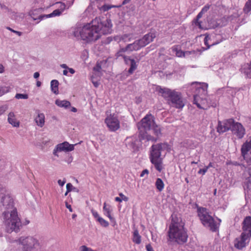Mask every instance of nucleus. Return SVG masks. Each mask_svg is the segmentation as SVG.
Instances as JSON below:
<instances>
[{"mask_svg": "<svg viewBox=\"0 0 251 251\" xmlns=\"http://www.w3.org/2000/svg\"><path fill=\"white\" fill-rule=\"evenodd\" d=\"M112 26L110 19L103 17H96L83 26H76L71 28L70 33L76 39L89 43L98 40L102 34L110 33Z\"/></svg>", "mask_w": 251, "mask_h": 251, "instance_id": "f257e3e1", "label": "nucleus"}, {"mask_svg": "<svg viewBox=\"0 0 251 251\" xmlns=\"http://www.w3.org/2000/svg\"><path fill=\"white\" fill-rule=\"evenodd\" d=\"M0 202L3 212L2 214L3 223L7 232H18L22 227L16 208L14 207L13 199L8 194L1 196Z\"/></svg>", "mask_w": 251, "mask_h": 251, "instance_id": "f03ea898", "label": "nucleus"}, {"mask_svg": "<svg viewBox=\"0 0 251 251\" xmlns=\"http://www.w3.org/2000/svg\"><path fill=\"white\" fill-rule=\"evenodd\" d=\"M184 226V223L180 218L173 216L168 232V240L179 244L185 243L188 235Z\"/></svg>", "mask_w": 251, "mask_h": 251, "instance_id": "7ed1b4c3", "label": "nucleus"}, {"mask_svg": "<svg viewBox=\"0 0 251 251\" xmlns=\"http://www.w3.org/2000/svg\"><path fill=\"white\" fill-rule=\"evenodd\" d=\"M158 92L171 106L182 109L185 105L184 100L180 92L167 88H159Z\"/></svg>", "mask_w": 251, "mask_h": 251, "instance_id": "20e7f679", "label": "nucleus"}, {"mask_svg": "<svg viewBox=\"0 0 251 251\" xmlns=\"http://www.w3.org/2000/svg\"><path fill=\"white\" fill-rule=\"evenodd\" d=\"M169 149V145L166 143L153 145L151 148L149 157L150 161L159 172L163 169L162 158L161 157V152L165 150L168 151Z\"/></svg>", "mask_w": 251, "mask_h": 251, "instance_id": "39448f33", "label": "nucleus"}, {"mask_svg": "<svg viewBox=\"0 0 251 251\" xmlns=\"http://www.w3.org/2000/svg\"><path fill=\"white\" fill-rule=\"evenodd\" d=\"M154 123V117L151 114H147L137 124V127L139 130V137L140 140L156 141L157 139L155 137L147 133V131L151 128Z\"/></svg>", "mask_w": 251, "mask_h": 251, "instance_id": "423d86ee", "label": "nucleus"}, {"mask_svg": "<svg viewBox=\"0 0 251 251\" xmlns=\"http://www.w3.org/2000/svg\"><path fill=\"white\" fill-rule=\"evenodd\" d=\"M192 85H196L197 94L194 96V103L201 109H206L209 106L207 103L206 95L207 94L208 84L194 82Z\"/></svg>", "mask_w": 251, "mask_h": 251, "instance_id": "0eeeda50", "label": "nucleus"}, {"mask_svg": "<svg viewBox=\"0 0 251 251\" xmlns=\"http://www.w3.org/2000/svg\"><path fill=\"white\" fill-rule=\"evenodd\" d=\"M198 215L202 224L212 231H216L219 227L208 209L204 207L198 208Z\"/></svg>", "mask_w": 251, "mask_h": 251, "instance_id": "6e6552de", "label": "nucleus"}, {"mask_svg": "<svg viewBox=\"0 0 251 251\" xmlns=\"http://www.w3.org/2000/svg\"><path fill=\"white\" fill-rule=\"evenodd\" d=\"M18 242L22 246V251H36L40 247L39 240L31 236H22Z\"/></svg>", "mask_w": 251, "mask_h": 251, "instance_id": "1a4fd4ad", "label": "nucleus"}, {"mask_svg": "<svg viewBox=\"0 0 251 251\" xmlns=\"http://www.w3.org/2000/svg\"><path fill=\"white\" fill-rule=\"evenodd\" d=\"M241 155L248 165H251V136L243 144Z\"/></svg>", "mask_w": 251, "mask_h": 251, "instance_id": "9d476101", "label": "nucleus"}, {"mask_svg": "<svg viewBox=\"0 0 251 251\" xmlns=\"http://www.w3.org/2000/svg\"><path fill=\"white\" fill-rule=\"evenodd\" d=\"M75 144H70L69 142L65 141L62 143L58 144L53 151V154L57 157L59 156V152H70L74 150Z\"/></svg>", "mask_w": 251, "mask_h": 251, "instance_id": "9b49d317", "label": "nucleus"}, {"mask_svg": "<svg viewBox=\"0 0 251 251\" xmlns=\"http://www.w3.org/2000/svg\"><path fill=\"white\" fill-rule=\"evenodd\" d=\"M105 123L111 131H115L120 127V123L118 117L114 115H110L105 119Z\"/></svg>", "mask_w": 251, "mask_h": 251, "instance_id": "f8f14e48", "label": "nucleus"}, {"mask_svg": "<svg viewBox=\"0 0 251 251\" xmlns=\"http://www.w3.org/2000/svg\"><path fill=\"white\" fill-rule=\"evenodd\" d=\"M251 238V236L245 232H242L240 236L234 240V247L239 250H242L249 244Z\"/></svg>", "mask_w": 251, "mask_h": 251, "instance_id": "ddd939ff", "label": "nucleus"}, {"mask_svg": "<svg viewBox=\"0 0 251 251\" xmlns=\"http://www.w3.org/2000/svg\"><path fill=\"white\" fill-rule=\"evenodd\" d=\"M234 120L233 119L225 120L223 121H219L217 127V131L219 133H224L230 129L231 130Z\"/></svg>", "mask_w": 251, "mask_h": 251, "instance_id": "4468645a", "label": "nucleus"}, {"mask_svg": "<svg viewBox=\"0 0 251 251\" xmlns=\"http://www.w3.org/2000/svg\"><path fill=\"white\" fill-rule=\"evenodd\" d=\"M233 135H235L238 139H242L246 133V130L243 125L238 122L234 121L231 128Z\"/></svg>", "mask_w": 251, "mask_h": 251, "instance_id": "2eb2a0df", "label": "nucleus"}, {"mask_svg": "<svg viewBox=\"0 0 251 251\" xmlns=\"http://www.w3.org/2000/svg\"><path fill=\"white\" fill-rule=\"evenodd\" d=\"M140 141L138 140L136 136H133L126 138V144L127 148L132 150L133 151H136L139 150Z\"/></svg>", "mask_w": 251, "mask_h": 251, "instance_id": "dca6fc26", "label": "nucleus"}, {"mask_svg": "<svg viewBox=\"0 0 251 251\" xmlns=\"http://www.w3.org/2000/svg\"><path fill=\"white\" fill-rule=\"evenodd\" d=\"M217 36L220 37V35H217L215 34H211L205 36L204 39V43L207 46V49H209L210 46L217 45L222 41L221 39L216 40Z\"/></svg>", "mask_w": 251, "mask_h": 251, "instance_id": "f3484780", "label": "nucleus"}, {"mask_svg": "<svg viewBox=\"0 0 251 251\" xmlns=\"http://www.w3.org/2000/svg\"><path fill=\"white\" fill-rule=\"evenodd\" d=\"M230 15L227 18V22L234 23L238 22V18L242 13L241 9L233 8L230 11Z\"/></svg>", "mask_w": 251, "mask_h": 251, "instance_id": "a211bd4d", "label": "nucleus"}, {"mask_svg": "<svg viewBox=\"0 0 251 251\" xmlns=\"http://www.w3.org/2000/svg\"><path fill=\"white\" fill-rule=\"evenodd\" d=\"M243 232L251 236V217L247 216L242 223Z\"/></svg>", "mask_w": 251, "mask_h": 251, "instance_id": "6ab92c4d", "label": "nucleus"}, {"mask_svg": "<svg viewBox=\"0 0 251 251\" xmlns=\"http://www.w3.org/2000/svg\"><path fill=\"white\" fill-rule=\"evenodd\" d=\"M42 10V8L32 9L30 11L29 14L34 21L39 20V21L37 22L39 23L46 18V17H44V15H40Z\"/></svg>", "mask_w": 251, "mask_h": 251, "instance_id": "aec40b11", "label": "nucleus"}, {"mask_svg": "<svg viewBox=\"0 0 251 251\" xmlns=\"http://www.w3.org/2000/svg\"><path fill=\"white\" fill-rule=\"evenodd\" d=\"M124 58L126 64L130 66V68L128 71L129 74H132L137 69V65L136 61L133 59H131L128 56H124Z\"/></svg>", "mask_w": 251, "mask_h": 251, "instance_id": "412c9836", "label": "nucleus"}, {"mask_svg": "<svg viewBox=\"0 0 251 251\" xmlns=\"http://www.w3.org/2000/svg\"><path fill=\"white\" fill-rule=\"evenodd\" d=\"M36 116L34 118V121L37 126L40 127H42L45 125V117L43 113H41L39 110H36Z\"/></svg>", "mask_w": 251, "mask_h": 251, "instance_id": "4be33fe9", "label": "nucleus"}, {"mask_svg": "<svg viewBox=\"0 0 251 251\" xmlns=\"http://www.w3.org/2000/svg\"><path fill=\"white\" fill-rule=\"evenodd\" d=\"M155 37V35L153 33H150L146 34L142 39L139 40L142 47H145L151 42L152 41L153 39Z\"/></svg>", "mask_w": 251, "mask_h": 251, "instance_id": "5701e85b", "label": "nucleus"}, {"mask_svg": "<svg viewBox=\"0 0 251 251\" xmlns=\"http://www.w3.org/2000/svg\"><path fill=\"white\" fill-rule=\"evenodd\" d=\"M243 186L245 195H246L247 193L249 194V192L251 191V174L250 172L248 173V176L245 178Z\"/></svg>", "mask_w": 251, "mask_h": 251, "instance_id": "b1692460", "label": "nucleus"}, {"mask_svg": "<svg viewBox=\"0 0 251 251\" xmlns=\"http://www.w3.org/2000/svg\"><path fill=\"white\" fill-rule=\"evenodd\" d=\"M142 48L139 40L135 41L132 44H128L125 49H123L124 51H133L137 50Z\"/></svg>", "mask_w": 251, "mask_h": 251, "instance_id": "393cba45", "label": "nucleus"}, {"mask_svg": "<svg viewBox=\"0 0 251 251\" xmlns=\"http://www.w3.org/2000/svg\"><path fill=\"white\" fill-rule=\"evenodd\" d=\"M16 116L14 112H10L8 115L7 121L8 123L14 127H19L20 123L16 118Z\"/></svg>", "mask_w": 251, "mask_h": 251, "instance_id": "a878e982", "label": "nucleus"}, {"mask_svg": "<svg viewBox=\"0 0 251 251\" xmlns=\"http://www.w3.org/2000/svg\"><path fill=\"white\" fill-rule=\"evenodd\" d=\"M241 71L246 78H251V62L250 64H244L242 67Z\"/></svg>", "mask_w": 251, "mask_h": 251, "instance_id": "bb28decb", "label": "nucleus"}, {"mask_svg": "<svg viewBox=\"0 0 251 251\" xmlns=\"http://www.w3.org/2000/svg\"><path fill=\"white\" fill-rule=\"evenodd\" d=\"M55 103L58 106L64 108H67L71 106L70 102L66 100H56Z\"/></svg>", "mask_w": 251, "mask_h": 251, "instance_id": "cd10ccee", "label": "nucleus"}, {"mask_svg": "<svg viewBox=\"0 0 251 251\" xmlns=\"http://www.w3.org/2000/svg\"><path fill=\"white\" fill-rule=\"evenodd\" d=\"M172 51L176 55L179 57L185 56V53L187 52H184L179 49L177 46H174L172 48Z\"/></svg>", "mask_w": 251, "mask_h": 251, "instance_id": "c85d7f7f", "label": "nucleus"}, {"mask_svg": "<svg viewBox=\"0 0 251 251\" xmlns=\"http://www.w3.org/2000/svg\"><path fill=\"white\" fill-rule=\"evenodd\" d=\"M103 211L104 215L108 217V218L111 221L114 220V218L111 215L112 210L110 208V206H107L106 203L105 202H104L103 204Z\"/></svg>", "mask_w": 251, "mask_h": 251, "instance_id": "c756f323", "label": "nucleus"}, {"mask_svg": "<svg viewBox=\"0 0 251 251\" xmlns=\"http://www.w3.org/2000/svg\"><path fill=\"white\" fill-rule=\"evenodd\" d=\"M59 82L58 80L54 79L50 82V87L51 91L54 94H58V92Z\"/></svg>", "mask_w": 251, "mask_h": 251, "instance_id": "7c9ffc66", "label": "nucleus"}, {"mask_svg": "<svg viewBox=\"0 0 251 251\" xmlns=\"http://www.w3.org/2000/svg\"><path fill=\"white\" fill-rule=\"evenodd\" d=\"M132 241L134 243L139 244L141 242V236L139 235L138 231L134 230L133 233Z\"/></svg>", "mask_w": 251, "mask_h": 251, "instance_id": "2f4dec72", "label": "nucleus"}, {"mask_svg": "<svg viewBox=\"0 0 251 251\" xmlns=\"http://www.w3.org/2000/svg\"><path fill=\"white\" fill-rule=\"evenodd\" d=\"M155 186L157 189L159 191H162L164 188V184L162 180L160 178H157L155 181Z\"/></svg>", "mask_w": 251, "mask_h": 251, "instance_id": "473e14b6", "label": "nucleus"}, {"mask_svg": "<svg viewBox=\"0 0 251 251\" xmlns=\"http://www.w3.org/2000/svg\"><path fill=\"white\" fill-rule=\"evenodd\" d=\"M151 128H152L154 134L156 136L159 137L161 135V129L160 126L154 123V126H152Z\"/></svg>", "mask_w": 251, "mask_h": 251, "instance_id": "72a5a7b5", "label": "nucleus"}, {"mask_svg": "<svg viewBox=\"0 0 251 251\" xmlns=\"http://www.w3.org/2000/svg\"><path fill=\"white\" fill-rule=\"evenodd\" d=\"M61 14V11L60 10H58L57 9H56L50 14L44 15V17H46V18H51L55 16H59Z\"/></svg>", "mask_w": 251, "mask_h": 251, "instance_id": "f704fd0d", "label": "nucleus"}, {"mask_svg": "<svg viewBox=\"0 0 251 251\" xmlns=\"http://www.w3.org/2000/svg\"><path fill=\"white\" fill-rule=\"evenodd\" d=\"M58 10H60L62 13L66 8V5L64 3L61 2H57L55 4Z\"/></svg>", "mask_w": 251, "mask_h": 251, "instance_id": "c9c22d12", "label": "nucleus"}, {"mask_svg": "<svg viewBox=\"0 0 251 251\" xmlns=\"http://www.w3.org/2000/svg\"><path fill=\"white\" fill-rule=\"evenodd\" d=\"M97 221L102 226L106 227L109 226V223L101 217L98 219Z\"/></svg>", "mask_w": 251, "mask_h": 251, "instance_id": "e433bc0d", "label": "nucleus"}, {"mask_svg": "<svg viewBox=\"0 0 251 251\" xmlns=\"http://www.w3.org/2000/svg\"><path fill=\"white\" fill-rule=\"evenodd\" d=\"M244 11L246 13H248L251 11V0H248L244 8Z\"/></svg>", "mask_w": 251, "mask_h": 251, "instance_id": "4c0bfd02", "label": "nucleus"}, {"mask_svg": "<svg viewBox=\"0 0 251 251\" xmlns=\"http://www.w3.org/2000/svg\"><path fill=\"white\" fill-rule=\"evenodd\" d=\"M10 91V88L7 86H0V97L7 93Z\"/></svg>", "mask_w": 251, "mask_h": 251, "instance_id": "58836bf2", "label": "nucleus"}, {"mask_svg": "<svg viewBox=\"0 0 251 251\" xmlns=\"http://www.w3.org/2000/svg\"><path fill=\"white\" fill-rule=\"evenodd\" d=\"M28 96L27 94H16L15 95V98L17 99H27Z\"/></svg>", "mask_w": 251, "mask_h": 251, "instance_id": "ea45409f", "label": "nucleus"}, {"mask_svg": "<svg viewBox=\"0 0 251 251\" xmlns=\"http://www.w3.org/2000/svg\"><path fill=\"white\" fill-rule=\"evenodd\" d=\"M8 108V105L4 104L0 107V115L3 114Z\"/></svg>", "mask_w": 251, "mask_h": 251, "instance_id": "a19ab883", "label": "nucleus"}, {"mask_svg": "<svg viewBox=\"0 0 251 251\" xmlns=\"http://www.w3.org/2000/svg\"><path fill=\"white\" fill-rule=\"evenodd\" d=\"M6 29H7L8 30L11 31V32H12L15 34H16L19 36H21L23 34V33L22 32L15 30L10 27H6Z\"/></svg>", "mask_w": 251, "mask_h": 251, "instance_id": "79ce46f5", "label": "nucleus"}, {"mask_svg": "<svg viewBox=\"0 0 251 251\" xmlns=\"http://www.w3.org/2000/svg\"><path fill=\"white\" fill-rule=\"evenodd\" d=\"M91 213L94 216V217L96 219V220H98L100 216L99 215L98 213L95 211L94 209L91 210Z\"/></svg>", "mask_w": 251, "mask_h": 251, "instance_id": "37998d69", "label": "nucleus"}, {"mask_svg": "<svg viewBox=\"0 0 251 251\" xmlns=\"http://www.w3.org/2000/svg\"><path fill=\"white\" fill-rule=\"evenodd\" d=\"M70 187L72 188V184L70 183H68L66 185V189L67 191L65 194V196H66L68 193L71 191V189H70Z\"/></svg>", "mask_w": 251, "mask_h": 251, "instance_id": "c03bdc74", "label": "nucleus"}, {"mask_svg": "<svg viewBox=\"0 0 251 251\" xmlns=\"http://www.w3.org/2000/svg\"><path fill=\"white\" fill-rule=\"evenodd\" d=\"M207 169L205 167L203 169H200V170L198 171V173L199 174H201L202 175H204L207 172Z\"/></svg>", "mask_w": 251, "mask_h": 251, "instance_id": "a18cd8bd", "label": "nucleus"}, {"mask_svg": "<svg viewBox=\"0 0 251 251\" xmlns=\"http://www.w3.org/2000/svg\"><path fill=\"white\" fill-rule=\"evenodd\" d=\"M119 196H120L122 201H128V198L126 196L124 195L123 193H120Z\"/></svg>", "mask_w": 251, "mask_h": 251, "instance_id": "49530a36", "label": "nucleus"}, {"mask_svg": "<svg viewBox=\"0 0 251 251\" xmlns=\"http://www.w3.org/2000/svg\"><path fill=\"white\" fill-rule=\"evenodd\" d=\"M210 6L209 5H205L201 9V13H205L209 9Z\"/></svg>", "mask_w": 251, "mask_h": 251, "instance_id": "de8ad7c7", "label": "nucleus"}, {"mask_svg": "<svg viewBox=\"0 0 251 251\" xmlns=\"http://www.w3.org/2000/svg\"><path fill=\"white\" fill-rule=\"evenodd\" d=\"M57 182H58V184L60 186H63L65 184V183H66V180L65 178H64L62 180H61V179H59Z\"/></svg>", "mask_w": 251, "mask_h": 251, "instance_id": "09e8293b", "label": "nucleus"}, {"mask_svg": "<svg viewBox=\"0 0 251 251\" xmlns=\"http://www.w3.org/2000/svg\"><path fill=\"white\" fill-rule=\"evenodd\" d=\"M100 70H101V66L100 63H98L97 64L96 66L94 68V70L97 71V72H100Z\"/></svg>", "mask_w": 251, "mask_h": 251, "instance_id": "8fccbe9b", "label": "nucleus"}, {"mask_svg": "<svg viewBox=\"0 0 251 251\" xmlns=\"http://www.w3.org/2000/svg\"><path fill=\"white\" fill-rule=\"evenodd\" d=\"M149 172L148 170H147V169H145V170H144L142 172V173H141V174H140V177H143V176H145V175H148L149 174Z\"/></svg>", "mask_w": 251, "mask_h": 251, "instance_id": "3c124183", "label": "nucleus"}, {"mask_svg": "<svg viewBox=\"0 0 251 251\" xmlns=\"http://www.w3.org/2000/svg\"><path fill=\"white\" fill-rule=\"evenodd\" d=\"M146 248L147 251H154L150 244L147 245Z\"/></svg>", "mask_w": 251, "mask_h": 251, "instance_id": "603ef678", "label": "nucleus"}, {"mask_svg": "<svg viewBox=\"0 0 251 251\" xmlns=\"http://www.w3.org/2000/svg\"><path fill=\"white\" fill-rule=\"evenodd\" d=\"M68 73L69 72L71 75H73L75 73V70L72 68H68L67 69Z\"/></svg>", "mask_w": 251, "mask_h": 251, "instance_id": "864d4df0", "label": "nucleus"}, {"mask_svg": "<svg viewBox=\"0 0 251 251\" xmlns=\"http://www.w3.org/2000/svg\"><path fill=\"white\" fill-rule=\"evenodd\" d=\"M4 67L2 64L0 63V74H2L4 72Z\"/></svg>", "mask_w": 251, "mask_h": 251, "instance_id": "5fc2aeb1", "label": "nucleus"}, {"mask_svg": "<svg viewBox=\"0 0 251 251\" xmlns=\"http://www.w3.org/2000/svg\"><path fill=\"white\" fill-rule=\"evenodd\" d=\"M66 207L69 210L70 212L73 211V209L71 207V205L69 204L67 202L66 203Z\"/></svg>", "mask_w": 251, "mask_h": 251, "instance_id": "6e6d98bb", "label": "nucleus"}, {"mask_svg": "<svg viewBox=\"0 0 251 251\" xmlns=\"http://www.w3.org/2000/svg\"><path fill=\"white\" fill-rule=\"evenodd\" d=\"M92 82L95 87H98L100 84V83L99 82L95 81L93 80H92Z\"/></svg>", "mask_w": 251, "mask_h": 251, "instance_id": "4d7b16f0", "label": "nucleus"}, {"mask_svg": "<svg viewBox=\"0 0 251 251\" xmlns=\"http://www.w3.org/2000/svg\"><path fill=\"white\" fill-rule=\"evenodd\" d=\"M204 13H201V12L198 14L197 16V21H198V20L199 19H200L201 18L202 15Z\"/></svg>", "mask_w": 251, "mask_h": 251, "instance_id": "13d9d810", "label": "nucleus"}, {"mask_svg": "<svg viewBox=\"0 0 251 251\" xmlns=\"http://www.w3.org/2000/svg\"><path fill=\"white\" fill-rule=\"evenodd\" d=\"M60 66L64 69H68L69 67L66 64H62L60 65Z\"/></svg>", "mask_w": 251, "mask_h": 251, "instance_id": "bf43d9fd", "label": "nucleus"}, {"mask_svg": "<svg viewBox=\"0 0 251 251\" xmlns=\"http://www.w3.org/2000/svg\"><path fill=\"white\" fill-rule=\"evenodd\" d=\"M63 75L66 76H69L67 69H65L63 71Z\"/></svg>", "mask_w": 251, "mask_h": 251, "instance_id": "052dcab7", "label": "nucleus"}, {"mask_svg": "<svg viewBox=\"0 0 251 251\" xmlns=\"http://www.w3.org/2000/svg\"><path fill=\"white\" fill-rule=\"evenodd\" d=\"M40 74L38 72H35L33 76L35 78H37L39 77Z\"/></svg>", "mask_w": 251, "mask_h": 251, "instance_id": "680f3d73", "label": "nucleus"}, {"mask_svg": "<svg viewBox=\"0 0 251 251\" xmlns=\"http://www.w3.org/2000/svg\"><path fill=\"white\" fill-rule=\"evenodd\" d=\"M112 6H107V5H104L103 6V9L104 10H109V9H110L111 8Z\"/></svg>", "mask_w": 251, "mask_h": 251, "instance_id": "e2e57ef3", "label": "nucleus"}, {"mask_svg": "<svg viewBox=\"0 0 251 251\" xmlns=\"http://www.w3.org/2000/svg\"><path fill=\"white\" fill-rule=\"evenodd\" d=\"M128 37V35H124L122 37V39L123 40H124V41H127V39L126 38Z\"/></svg>", "mask_w": 251, "mask_h": 251, "instance_id": "0e129e2a", "label": "nucleus"}, {"mask_svg": "<svg viewBox=\"0 0 251 251\" xmlns=\"http://www.w3.org/2000/svg\"><path fill=\"white\" fill-rule=\"evenodd\" d=\"M115 201L120 202L122 201V200L121 199V198H119V197H116L115 199Z\"/></svg>", "mask_w": 251, "mask_h": 251, "instance_id": "69168bd1", "label": "nucleus"}, {"mask_svg": "<svg viewBox=\"0 0 251 251\" xmlns=\"http://www.w3.org/2000/svg\"><path fill=\"white\" fill-rule=\"evenodd\" d=\"M70 189H71V191H75V192H78V189L75 188V187H74L73 185H72V188L71 187H70Z\"/></svg>", "mask_w": 251, "mask_h": 251, "instance_id": "338daca9", "label": "nucleus"}, {"mask_svg": "<svg viewBox=\"0 0 251 251\" xmlns=\"http://www.w3.org/2000/svg\"><path fill=\"white\" fill-rule=\"evenodd\" d=\"M213 167V164L211 162L209 163L208 166H205V168L208 170L209 168Z\"/></svg>", "mask_w": 251, "mask_h": 251, "instance_id": "774afa93", "label": "nucleus"}]
</instances>
